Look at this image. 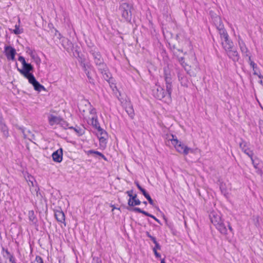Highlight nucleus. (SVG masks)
Here are the masks:
<instances>
[{"label":"nucleus","mask_w":263,"mask_h":263,"mask_svg":"<svg viewBox=\"0 0 263 263\" xmlns=\"http://www.w3.org/2000/svg\"><path fill=\"white\" fill-rule=\"evenodd\" d=\"M167 142H171L174 146L176 151L184 155H187L189 153H193V150L179 141L177 137L173 135H167Z\"/></svg>","instance_id":"1"},{"label":"nucleus","mask_w":263,"mask_h":263,"mask_svg":"<svg viewBox=\"0 0 263 263\" xmlns=\"http://www.w3.org/2000/svg\"><path fill=\"white\" fill-rule=\"evenodd\" d=\"M89 52L92 55L94 63L98 67L99 70H106V65L98 50L96 47H92L90 48Z\"/></svg>","instance_id":"2"},{"label":"nucleus","mask_w":263,"mask_h":263,"mask_svg":"<svg viewBox=\"0 0 263 263\" xmlns=\"http://www.w3.org/2000/svg\"><path fill=\"white\" fill-rule=\"evenodd\" d=\"M153 92L154 97L159 100H162L164 98L170 100L172 88H171L170 92H169L167 89H166V90H165L161 86L156 85Z\"/></svg>","instance_id":"3"},{"label":"nucleus","mask_w":263,"mask_h":263,"mask_svg":"<svg viewBox=\"0 0 263 263\" xmlns=\"http://www.w3.org/2000/svg\"><path fill=\"white\" fill-rule=\"evenodd\" d=\"M133 8L132 5L127 3H123L119 7V10L122 16L127 21H130L132 19V11Z\"/></svg>","instance_id":"4"},{"label":"nucleus","mask_w":263,"mask_h":263,"mask_svg":"<svg viewBox=\"0 0 263 263\" xmlns=\"http://www.w3.org/2000/svg\"><path fill=\"white\" fill-rule=\"evenodd\" d=\"M90 123L91 125L100 133L101 137H99V140L100 142H104L106 140V137L107 133L104 131L100 126L98 120V117H89Z\"/></svg>","instance_id":"5"},{"label":"nucleus","mask_w":263,"mask_h":263,"mask_svg":"<svg viewBox=\"0 0 263 263\" xmlns=\"http://www.w3.org/2000/svg\"><path fill=\"white\" fill-rule=\"evenodd\" d=\"M164 79L165 82V87L168 92H170L171 88H172V77L171 71L168 67H164Z\"/></svg>","instance_id":"6"},{"label":"nucleus","mask_w":263,"mask_h":263,"mask_svg":"<svg viewBox=\"0 0 263 263\" xmlns=\"http://www.w3.org/2000/svg\"><path fill=\"white\" fill-rule=\"evenodd\" d=\"M18 71L27 79L31 76H33L30 72L33 70V67L30 64L26 63L23 66V69L17 68Z\"/></svg>","instance_id":"7"},{"label":"nucleus","mask_w":263,"mask_h":263,"mask_svg":"<svg viewBox=\"0 0 263 263\" xmlns=\"http://www.w3.org/2000/svg\"><path fill=\"white\" fill-rule=\"evenodd\" d=\"M249 145L248 142L242 139H241V142L239 143V147L242 151L250 158H252L254 155V153L253 151L249 147Z\"/></svg>","instance_id":"8"},{"label":"nucleus","mask_w":263,"mask_h":263,"mask_svg":"<svg viewBox=\"0 0 263 263\" xmlns=\"http://www.w3.org/2000/svg\"><path fill=\"white\" fill-rule=\"evenodd\" d=\"M228 57L234 63L238 62L239 59V55L237 50L233 47L225 51Z\"/></svg>","instance_id":"9"},{"label":"nucleus","mask_w":263,"mask_h":263,"mask_svg":"<svg viewBox=\"0 0 263 263\" xmlns=\"http://www.w3.org/2000/svg\"><path fill=\"white\" fill-rule=\"evenodd\" d=\"M28 80L29 82L33 85L34 89L36 91L40 92L42 90H46L45 87L36 81L34 76H31Z\"/></svg>","instance_id":"10"},{"label":"nucleus","mask_w":263,"mask_h":263,"mask_svg":"<svg viewBox=\"0 0 263 263\" xmlns=\"http://www.w3.org/2000/svg\"><path fill=\"white\" fill-rule=\"evenodd\" d=\"M177 51L174 50L173 51L174 55L176 57L178 61L180 63V64L182 65V66L184 68V70L186 71V72L190 74V76H192L191 73L190 72V67L188 66V65L185 63L184 61V58L183 57H179L178 55L177 54V52H182V50H180L179 49H177Z\"/></svg>","instance_id":"11"},{"label":"nucleus","mask_w":263,"mask_h":263,"mask_svg":"<svg viewBox=\"0 0 263 263\" xmlns=\"http://www.w3.org/2000/svg\"><path fill=\"white\" fill-rule=\"evenodd\" d=\"M5 54L8 60L13 61L16 54L15 49L11 46L5 47Z\"/></svg>","instance_id":"12"},{"label":"nucleus","mask_w":263,"mask_h":263,"mask_svg":"<svg viewBox=\"0 0 263 263\" xmlns=\"http://www.w3.org/2000/svg\"><path fill=\"white\" fill-rule=\"evenodd\" d=\"M0 130L3 133V136L7 138L9 137V130L8 128L5 123L4 120L1 116H0Z\"/></svg>","instance_id":"13"},{"label":"nucleus","mask_w":263,"mask_h":263,"mask_svg":"<svg viewBox=\"0 0 263 263\" xmlns=\"http://www.w3.org/2000/svg\"><path fill=\"white\" fill-rule=\"evenodd\" d=\"M178 78L182 86L187 87L189 84V81L187 78L184 75L183 72L178 71L177 73Z\"/></svg>","instance_id":"14"},{"label":"nucleus","mask_w":263,"mask_h":263,"mask_svg":"<svg viewBox=\"0 0 263 263\" xmlns=\"http://www.w3.org/2000/svg\"><path fill=\"white\" fill-rule=\"evenodd\" d=\"M209 217L211 222L214 226L217 224L218 223L222 220L221 218L220 215L216 212H211L209 215Z\"/></svg>","instance_id":"15"},{"label":"nucleus","mask_w":263,"mask_h":263,"mask_svg":"<svg viewBox=\"0 0 263 263\" xmlns=\"http://www.w3.org/2000/svg\"><path fill=\"white\" fill-rule=\"evenodd\" d=\"M221 44L225 51L234 47L233 43L229 39V36L221 40Z\"/></svg>","instance_id":"16"},{"label":"nucleus","mask_w":263,"mask_h":263,"mask_svg":"<svg viewBox=\"0 0 263 263\" xmlns=\"http://www.w3.org/2000/svg\"><path fill=\"white\" fill-rule=\"evenodd\" d=\"M62 156L63 150L61 148L53 152L52 155L53 161L57 162H61L62 161Z\"/></svg>","instance_id":"17"},{"label":"nucleus","mask_w":263,"mask_h":263,"mask_svg":"<svg viewBox=\"0 0 263 263\" xmlns=\"http://www.w3.org/2000/svg\"><path fill=\"white\" fill-rule=\"evenodd\" d=\"M238 44L242 55L243 57L249 56V50L243 41L241 39H239Z\"/></svg>","instance_id":"18"},{"label":"nucleus","mask_w":263,"mask_h":263,"mask_svg":"<svg viewBox=\"0 0 263 263\" xmlns=\"http://www.w3.org/2000/svg\"><path fill=\"white\" fill-rule=\"evenodd\" d=\"M125 109L131 118H133L135 115L134 110L130 102H126L124 104Z\"/></svg>","instance_id":"19"},{"label":"nucleus","mask_w":263,"mask_h":263,"mask_svg":"<svg viewBox=\"0 0 263 263\" xmlns=\"http://www.w3.org/2000/svg\"><path fill=\"white\" fill-rule=\"evenodd\" d=\"M54 216L58 222L64 223L65 225H66V223H65V214L62 211L56 210L54 212Z\"/></svg>","instance_id":"20"},{"label":"nucleus","mask_w":263,"mask_h":263,"mask_svg":"<svg viewBox=\"0 0 263 263\" xmlns=\"http://www.w3.org/2000/svg\"><path fill=\"white\" fill-rule=\"evenodd\" d=\"M214 226L221 234L223 235H226L227 234V229L223 220H221L220 222L218 223L217 224H216Z\"/></svg>","instance_id":"21"},{"label":"nucleus","mask_w":263,"mask_h":263,"mask_svg":"<svg viewBox=\"0 0 263 263\" xmlns=\"http://www.w3.org/2000/svg\"><path fill=\"white\" fill-rule=\"evenodd\" d=\"M250 159L254 167L256 170V173L261 176L262 174V171L258 166L259 164V160L257 159H254L253 156L252 157V158Z\"/></svg>","instance_id":"22"},{"label":"nucleus","mask_w":263,"mask_h":263,"mask_svg":"<svg viewBox=\"0 0 263 263\" xmlns=\"http://www.w3.org/2000/svg\"><path fill=\"white\" fill-rule=\"evenodd\" d=\"M214 22L218 31L224 29V26L221 23V18L219 16H215L214 18Z\"/></svg>","instance_id":"23"},{"label":"nucleus","mask_w":263,"mask_h":263,"mask_svg":"<svg viewBox=\"0 0 263 263\" xmlns=\"http://www.w3.org/2000/svg\"><path fill=\"white\" fill-rule=\"evenodd\" d=\"M61 119V118L60 117L51 115L49 118V122L51 125H53L54 124H59L60 123Z\"/></svg>","instance_id":"24"},{"label":"nucleus","mask_w":263,"mask_h":263,"mask_svg":"<svg viewBox=\"0 0 263 263\" xmlns=\"http://www.w3.org/2000/svg\"><path fill=\"white\" fill-rule=\"evenodd\" d=\"M18 129L21 131L22 134H23L24 138L30 139V137H32L34 136L31 134V132L30 130H27V133L25 131V129L23 127H19Z\"/></svg>","instance_id":"25"},{"label":"nucleus","mask_w":263,"mask_h":263,"mask_svg":"<svg viewBox=\"0 0 263 263\" xmlns=\"http://www.w3.org/2000/svg\"><path fill=\"white\" fill-rule=\"evenodd\" d=\"M250 66L252 67L254 71L253 74L258 76V78L260 79L263 78V77L261 74H258V73L257 72L256 69L257 68V65L254 62L251 61Z\"/></svg>","instance_id":"26"},{"label":"nucleus","mask_w":263,"mask_h":263,"mask_svg":"<svg viewBox=\"0 0 263 263\" xmlns=\"http://www.w3.org/2000/svg\"><path fill=\"white\" fill-rule=\"evenodd\" d=\"M80 65L85 73L89 71L91 66L89 64L85 63L84 61L82 60L81 61Z\"/></svg>","instance_id":"27"},{"label":"nucleus","mask_w":263,"mask_h":263,"mask_svg":"<svg viewBox=\"0 0 263 263\" xmlns=\"http://www.w3.org/2000/svg\"><path fill=\"white\" fill-rule=\"evenodd\" d=\"M69 128L73 129L79 136L82 135L84 133V130L78 126H76L75 127H69Z\"/></svg>","instance_id":"28"},{"label":"nucleus","mask_w":263,"mask_h":263,"mask_svg":"<svg viewBox=\"0 0 263 263\" xmlns=\"http://www.w3.org/2000/svg\"><path fill=\"white\" fill-rule=\"evenodd\" d=\"M141 203V201L138 199H136L135 200H128V204L130 206H134L135 205H140Z\"/></svg>","instance_id":"29"},{"label":"nucleus","mask_w":263,"mask_h":263,"mask_svg":"<svg viewBox=\"0 0 263 263\" xmlns=\"http://www.w3.org/2000/svg\"><path fill=\"white\" fill-rule=\"evenodd\" d=\"M101 73L102 74L103 78L106 81H108L110 78V73L108 72V69L106 67V70H99Z\"/></svg>","instance_id":"30"},{"label":"nucleus","mask_w":263,"mask_h":263,"mask_svg":"<svg viewBox=\"0 0 263 263\" xmlns=\"http://www.w3.org/2000/svg\"><path fill=\"white\" fill-rule=\"evenodd\" d=\"M88 153L97 155L98 156H99L101 158H102L104 160H106V161L107 160V158H106V157L103 154H102L101 153H100L98 151H94V150H89L88 151Z\"/></svg>","instance_id":"31"},{"label":"nucleus","mask_w":263,"mask_h":263,"mask_svg":"<svg viewBox=\"0 0 263 263\" xmlns=\"http://www.w3.org/2000/svg\"><path fill=\"white\" fill-rule=\"evenodd\" d=\"M218 32L221 40H222L223 39L227 37H229V35L225 29L220 30L218 31Z\"/></svg>","instance_id":"32"},{"label":"nucleus","mask_w":263,"mask_h":263,"mask_svg":"<svg viewBox=\"0 0 263 263\" xmlns=\"http://www.w3.org/2000/svg\"><path fill=\"white\" fill-rule=\"evenodd\" d=\"M29 219L32 222L34 223L36 221V218L34 215V212L33 211H30L29 212Z\"/></svg>","instance_id":"33"},{"label":"nucleus","mask_w":263,"mask_h":263,"mask_svg":"<svg viewBox=\"0 0 263 263\" xmlns=\"http://www.w3.org/2000/svg\"><path fill=\"white\" fill-rule=\"evenodd\" d=\"M89 114L91 115L90 117H97L96 110L95 108L90 107L89 109Z\"/></svg>","instance_id":"34"},{"label":"nucleus","mask_w":263,"mask_h":263,"mask_svg":"<svg viewBox=\"0 0 263 263\" xmlns=\"http://www.w3.org/2000/svg\"><path fill=\"white\" fill-rule=\"evenodd\" d=\"M13 32L15 34H20L23 32V31L20 28L18 25H16L15 26V29L13 30Z\"/></svg>","instance_id":"35"},{"label":"nucleus","mask_w":263,"mask_h":263,"mask_svg":"<svg viewBox=\"0 0 263 263\" xmlns=\"http://www.w3.org/2000/svg\"><path fill=\"white\" fill-rule=\"evenodd\" d=\"M135 212H138L139 213H142L144 214V215H148L147 212L141 210V209L139 208H135L133 210Z\"/></svg>","instance_id":"36"},{"label":"nucleus","mask_w":263,"mask_h":263,"mask_svg":"<svg viewBox=\"0 0 263 263\" xmlns=\"http://www.w3.org/2000/svg\"><path fill=\"white\" fill-rule=\"evenodd\" d=\"M85 74H86L87 78L88 79V81L90 83L94 84V80L93 78L90 76V72L88 71V72H85Z\"/></svg>","instance_id":"37"},{"label":"nucleus","mask_w":263,"mask_h":263,"mask_svg":"<svg viewBox=\"0 0 263 263\" xmlns=\"http://www.w3.org/2000/svg\"><path fill=\"white\" fill-rule=\"evenodd\" d=\"M59 124H60L62 127H63L64 128H66L68 127V123L64 120H63L62 118Z\"/></svg>","instance_id":"38"},{"label":"nucleus","mask_w":263,"mask_h":263,"mask_svg":"<svg viewBox=\"0 0 263 263\" xmlns=\"http://www.w3.org/2000/svg\"><path fill=\"white\" fill-rule=\"evenodd\" d=\"M31 263H43V260L41 257L40 256H36L35 259Z\"/></svg>","instance_id":"39"},{"label":"nucleus","mask_w":263,"mask_h":263,"mask_svg":"<svg viewBox=\"0 0 263 263\" xmlns=\"http://www.w3.org/2000/svg\"><path fill=\"white\" fill-rule=\"evenodd\" d=\"M18 60L22 63L23 66L27 63L26 62L25 58L22 56H20L18 57Z\"/></svg>","instance_id":"40"},{"label":"nucleus","mask_w":263,"mask_h":263,"mask_svg":"<svg viewBox=\"0 0 263 263\" xmlns=\"http://www.w3.org/2000/svg\"><path fill=\"white\" fill-rule=\"evenodd\" d=\"M145 197V198L148 200V201L149 203L151 205H154V201H153V200H152V199L151 198V196H149V194H148V195H147V196H146Z\"/></svg>","instance_id":"41"},{"label":"nucleus","mask_w":263,"mask_h":263,"mask_svg":"<svg viewBox=\"0 0 263 263\" xmlns=\"http://www.w3.org/2000/svg\"><path fill=\"white\" fill-rule=\"evenodd\" d=\"M146 235L147 236V237H148L149 238H150V239L153 241V242H156V239L155 237L152 236L149 232H146Z\"/></svg>","instance_id":"42"},{"label":"nucleus","mask_w":263,"mask_h":263,"mask_svg":"<svg viewBox=\"0 0 263 263\" xmlns=\"http://www.w3.org/2000/svg\"><path fill=\"white\" fill-rule=\"evenodd\" d=\"M147 214H148V215H146L147 216L150 217H151V218H153V219H154L155 220H156L157 222H158V223H160V220H159L158 219H157L156 217H155L154 215H152V214H151L148 213V212H147Z\"/></svg>","instance_id":"43"},{"label":"nucleus","mask_w":263,"mask_h":263,"mask_svg":"<svg viewBox=\"0 0 263 263\" xmlns=\"http://www.w3.org/2000/svg\"><path fill=\"white\" fill-rule=\"evenodd\" d=\"M153 251L154 252V254L156 256V257L157 258H160L161 257V255L157 252L156 249V248H153Z\"/></svg>","instance_id":"44"},{"label":"nucleus","mask_w":263,"mask_h":263,"mask_svg":"<svg viewBox=\"0 0 263 263\" xmlns=\"http://www.w3.org/2000/svg\"><path fill=\"white\" fill-rule=\"evenodd\" d=\"M30 55L31 56V57L33 59H38L37 57L36 56V55L35 54V53L33 52L32 51H31L30 53Z\"/></svg>","instance_id":"45"},{"label":"nucleus","mask_w":263,"mask_h":263,"mask_svg":"<svg viewBox=\"0 0 263 263\" xmlns=\"http://www.w3.org/2000/svg\"><path fill=\"white\" fill-rule=\"evenodd\" d=\"M139 190L142 193L144 197L148 194L143 188H141V190Z\"/></svg>","instance_id":"46"},{"label":"nucleus","mask_w":263,"mask_h":263,"mask_svg":"<svg viewBox=\"0 0 263 263\" xmlns=\"http://www.w3.org/2000/svg\"><path fill=\"white\" fill-rule=\"evenodd\" d=\"M126 193L127 194V195L129 197V198H130L132 195H133V190H129V191H127Z\"/></svg>","instance_id":"47"},{"label":"nucleus","mask_w":263,"mask_h":263,"mask_svg":"<svg viewBox=\"0 0 263 263\" xmlns=\"http://www.w3.org/2000/svg\"><path fill=\"white\" fill-rule=\"evenodd\" d=\"M9 261L11 263H15L13 256L11 254L9 255Z\"/></svg>","instance_id":"48"},{"label":"nucleus","mask_w":263,"mask_h":263,"mask_svg":"<svg viewBox=\"0 0 263 263\" xmlns=\"http://www.w3.org/2000/svg\"><path fill=\"white\" fill-rule=\"evenodd\" d=\"M155 245V247L154 248H156V249H158V250H160V248H161V247L159 245V244L157 242V241H156V242H154Z\"/></svg>","instance_id":"49"},{"label":"nucleus","mask_w":263,"mask_h":263,"mask_svg":"<svg viewBox=\"0 0 263 263\" xmlns=\"http://www.w3.org/2000/svg\"><path fill=\"white\" fill-rule=\"evenodd\" d=\"M137 195L136 194H135L134 195L133 194L132 196L130 198H129V199L128 200H132L136 199H137Z\"/></svg>","instance_id":"50"},{"label":"nucleus","mask_w":263,"mask_h":263,"mask_svg":"<svg viewBox=\"0 0 263 263\" xmlns=\"http://www.w3.org/2000/svg\"><path fill=\"white\" fill-rule=\"evenodd\" d=\"M135 183L136 184V186H137V187L138 188L139 190H141V188H142L140 185L139 184V183H138V181H135Z\"/></svg>","instance_id":"51"},{"label":"nucleus","mask_w":263,"mask_h":263,"mask_svg":"<svg viewBox=\"0 0 263 263\" xmlns=\"http://www.w3.org/2000/svg\"><path fill=\"white\" fill-rule=\"evenodd\" d=\"M228 227H229V230L232 232H233V229H232V228L231 227V226L229 224V223H228Z\"/></svg>","instance_id":"52"},{"label":"nucleus","mask_w":263,"mask_h":263,"mask_svg":"<svg viewBox=\"0 0 263 263\" xmlns=\"http://www.w3.org/2000/svg\"><path fill=\"white\" fill-rule=\"evenodd\" d=\"M248 57H249V63L250 64L251 61H252L251 60V57L250 55H249V56H248Z\"/></svg>","instance_id":"53"},{"label":"nucleus","mask_w":263,"mask_h":263,"mask_svg":"<svg viewBox=\"0 0 263 263\" xmlns=\"http://www.w3.org/2000/svg\"><path fill=\"white\" fill-rule=\"evenodd\" d=\"M161 263H165V260H164V259H162L161 260Z\"/></svg>","instance_id":"54"},{"label":"nucleus","mask_w":263,"mask_h":263,"mask_svg":"<svg viewBox=\"0 0 263 263\" xmlns=\"http://www.w3.org/2000/svg\"><path fill=\"white\" fill-rule=\"evenodd\" d=\"M260 83L261 84H263V81L261 79V80L260 81Z\"/></svg>","instance_id":"55"},{"label":"nucleus","mask_w":263,"mask_h":263,"mask_svg":"<svg viewBox=\"0 0 263 263\" xmlns=\"http://www.w3.org/2000/svg\"><path fill=\"white\" fill-rule=\"evenodd\" d=\"M143 203L145 204V205H146L147 204V202L146 201H143Z\"/></svg>","instance_id":"56"}]
</instances>
